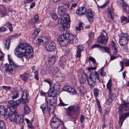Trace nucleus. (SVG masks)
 Masks as SVG:
<instances>
[{
	"label": "nucleus",
	"mask_w": 129,
	"mask_h": 129,
	"mask_svg": "<svg viewBox=\"0 0 129 129\" xmlns=\"http://www.w3.org/2000/svg\"><path fill=\"white\" fill-rule=\"evenodd\" d=\"M87 11L86 9L85 8H80L76 11V14L79 16H80L84 15Z\"/></svg>",
	"instance_id": "obj_17"
},
{
	"label": "nucleus",
	"mask_w": 129,
	"mask_h": 129,
	"mask_svg": "<svg viewBox=\"0 0 129 129\" xmlns=\"http://www.w3.org/2000/svg\"><path fill=\"white\" fill-rule=\"evenodd\" d=\"M17 109L16 107L15 106L7 107V113H6V114L8 116V118H9V114H16L18 113L16 111Z\"/></svg>",
	"instance_id": "obj_14"
},
{
	"label": "nucleus",
	"mask_w": 129,
	"mask_h": 129,
	"mask_svg": "<svg viewBox=\"0 0 129 129\" xmlns=\"http://www.w3.org/2000/svg\"><path fill=\"white\" fill-rule=\"evenodd\" d=\"M108 17L112 20L113 19V18L112 15V11L110 10L107 13Z\"/></svg>",
	"instance_id": "obj_37"
},
{
	"label": "nucleus",
	"mask_w": 129,
	"mask_h": 129,
	"mask_svg": "<svg viewBox=\"0 0 129 129\" xmlns=\"http://www.w3.org/2000/svg\"><path fill=\"white\" fill-rule=\"evenodd\" d=\"M78 39L75 36L69 33H63L59 37L58 41L62 46H66L69 42L75 43L78 42Z\"/></svg>",
	"instance_id": "obj_2"
},
{
	"label": "nucleus",
	"mask_w": 129,
	"mask_h": 129,
	"mask_svg": "<svg viewBox=\"0 0 129 129\" xmlns=\"http://www.w3.org/2000/svg\"><path fill=\"white\" fill-rule=\"evenodd\" d=\"M96 78L99 79V77L98 73L95 71L93 74H91L87 78V81L88 85L91 87H94L96 83Z\"/></svg>",
	"instance_id": "obj_8"
},
{
	"label": "nucleus",
	"mask_w": 129,
	"mask_h": 129,
	"mask_svg": "<svg viewBox=\"0 0 129 129\" xmlns=\"http://www.w3.org/2000/svg\"><path fill=\"white\" fill-rule=\"evenodd\" d=\"M111 92L109 91V95L108 99V105L111 104L113 101L115 99L116 95L113 92H112V91H111Z\"/></svg>",
	"instance_id": "obj_16"
},
{
	"label": "nucleus",
	"mask_w": 129,
	"mask_h": 129,
	"mask_svg": "<svg viewBox=\"0 0 129 129\" xmlns=\"http://www.w3.org/2000/svg\"><path fill=\"white\" fill-rule=\"evenodd\" d=\"M9 120L11 121L15 122L17 124L23 123V119L22 116L19 115L18 113L16 114H9Z\"/></svg>",
	"instance_id": "obj_9"
},
{
	"label": "nucleus",
	"mask_w": 129,
	"mask_h": 129,
	"mask_svg": "<svg viewBox=\"0 0 129 129\" xmlns=\"http://www.w3.org/2000/svg\"><path fill=\"white\" fill-rule=\"evenodd\" d=\"M59 101L60 103L59 104L61 106H64L68 105V104H65L63 103V102L62 101L61 99H59Z\"/></svg>",
	"instance_id": "obj_53"
},
{
	"label": "nucleus",
	"mask_w": 129,
	"mask_h": 129,
	"mask_svg": "<svg viewBox=\"0 0 129 129\" xmlns=\"http://www.w3.org/2000/svg\"><path fill=\"white\" fill-rule=\"evenodd\" d=\"M61 121L60 120H58L57 121L54 122H51V127L54 129H57L60 125Z\"/></svg>",
	"instance_id": "obj_19"
},
{
	"label": "nucleus",
	"mask_w": 129,
	"mask_h": 129,
	"mask_svg": "<svg viewBox=\"0 0 129 129\" xmlns=\"http://www.w3.org/2000/svg\"><path fill=\"white\" fill-rule=\"evenodd\" d=\"M23 107V111L24 113L25 114H27L31 112L30 108L25 103H24Z\"/></svg>",
	"instance_id": "obj_25"
},
{
	"label": "nucleus",
	"mask_w": 129,
	"mask_h": 129,
	"mask_svg": "<svg viewBox=\"0 0 129 129\" xmlns=\"http://www.w3.org/2000/svg\"><path fill=\"white\" fill-rule=\"evenodd\" d=\"M87 78V75L86 74L83 72L82 74V76L80 80V83L81 84H84L86 81V79Z\"/></svg>",
	"instance_id": "obj_22"
},
{
	"label": "nucleus",
	"mask_w": 129,
	"mask_h": 129,
	"mask_svg": "<svg viewBox=\"0 0 129 129\" xmlns=\"http://www.w3.org/2000/svg\"><path fill=\"white\" fill-rule=\"evenodd\" d=\"M80 111L79 106H75L74 105H71L69 107L67 110V114L68 116H71L73 117H74L75 119H77L78 115L79 114Z\"/></svg>",
	"instance_id": "obj_5"
},
{
	"label": "nucleus",
	"mask_w": 129,
	"mask_h": 129,
	"mask_svg": "<svg viewBox=\"0 0 129 129\" xmlns=\"http://www.w3.org/2000/svg\"><path fill=\"white\" fill-rule=\"evenodd\" d=\"M111 81V80L110 79L108 81L107 84V88L108 89L109 91H110V92H111V91H112L111 88L112 85Z\"/></svg>",
	"instance_id": "obj_30"
},
{
	"label": "nucleus",
	"mask_w": 129,
	"mask_h": 129,
	"mask_svg": "<svg viewBox=\"0 0 129 129\" xmlns=\"http://www.w3.org/2000/svg\"><path fill=\"white\" fill-rule=\"evenodd\" d=\"M129 103H126L123 101L121 105L119 107V112L120 113L123 110L128 111L129 110ZM129 117V111L122 114L119 117L118 122L119 125L121 126L122 125L124 120L126 118Z\"/></svg>",
	"instance_id": "obj_3"
},
{
	"label": "nucleus",
	"mask_w": 129,
	"mask_h": 129,
	"mask_svg": "<svg viewBox=\"0 0 129 129\" xmlns=\"http://www.w3.org/2000/svg\"><path fill=\"white\" fill-rule=\"evenodd\" d=\"M38 72L37 70H36L35 72L34 77L37 80H39V78L38 76Z\"/></svg>",
	"instance_id": "obj_49"
},
{
	"label": "nucleus",
	"mask_w": 129,
	"mask_h": 129,
	"mask_svg": "<svg viewBox=\"0 0 129 129\" xmlns=\"http://www.w3.org/2000/svg\"><path fill=\"white\" fill-rule=\"evenodd\" d=\"M20 34H15L14 35L12 36L11 37V39H12L16 38H17L20 36Z\"/></svg>",
	"instance_id": "obj_57"
},
{
	"label": "nucleus",
	"mask_w": 129,
	"mask_h": 129,
	"mask_svg": "<svg viewBox=\"0 0 129 129\" xmlns=\"http://www.w3.org/2000/svg\"><path fill=\"white\" fill-rule=\"evenodd\" d=\"M0 129H5V123L3 121L0 120Z\"/></svg>",
	"instance_id": "obj_39"
},
{
	"label": "nucleus",
	"mask_w": 129,
	"mask_h": 129,
	"mask_svg": "<svg viewBox=\"0 0 129 129\" xmlns=\"http://www.w3.org/2000/svg\"><path fill=\"white\" fill-rule=\"evenodd\" d=\"M78 25V26L76 27V29L77 30H80L81 28L82 29L83 28L82 23H80Z\"/></svg>",
	"instance_id": "obj_54"
},
{
	"label": "nucleus",
	"mask_w": 129,
	"mask_h": 129,
	"mask_svg": "<svg viewBox=\"0 0 129 129\" xmlns=\"http://www.w3.org/2000/svg\"><path fill=\"white\" fill-rule=\"evenodd\" d=\"M100 47V44H95L92 46V48H94L95 47Z\"/></svg>",
	"instance_id": "obj_62"
},
{
	"label": "nucleus",
	"mask_w": 129,
	"mask_h": 129,
	"mask_svg": "<svg viewBox=\"0 0 129 129\" xmlns=\"http://www.w3.org/2000/svg\"><path fill=\"white\" fill-rule=\"evenodd\" d=\"M22 95L21 98V102L22 103H25L28 102V100L27 99L28 96V92L27 90H25L22 92Z\"/></svg>",
	"instance_id": "obj_13"
},
{
	"label": "nucleus",
	"mask_w": 129,
	"mask_h": 129,
	"mask_svg": "<svg viewBox=\"0 0 129 129\" xmlns=\"http://www.w3.org/2000/svg\"><path fill=\"white\" fill-rule=\"evenodd\" d=\"M109 1H107L103 5H100V6H98L100 8H104L106 7L107 4L109 3Z\"/></svg>",
	"instance_id": "obj_43"
},
{
	"label": "nucleus",
	"mask_w": 129,
	"mask_h": 129,
	"mask_svg": "<svg viewBox=\"0 0 129 129\" xmlns=\"http://www.w3.org/2000/svg\"><path fill=\"white\" fill-rule=\"evenodd\" d=\"M100 74L102 77H104L106 75V73L104 71V69L103 67L100 70Z\"/></svg>",
	"instance_id": "obj_41"
},
{
	"label": "nucleus",
	"mask_w": 129,
	"mask_h": 129,
	"mask_svg": "<svg viewBox=\"0 0 129 129\" xmlns=\"http://www.w3.org/2000/svg\"><path fill=\"white\" fill-rule=\"evenodd\" d=\"M8 57L10 64L6 63L5 64L6 69L5 71L7 72H9L11 73H13L15 72L14 70V68H17L19 66L15 63L11 58L10 57L9 55H8Z\"/></svg>",
	"instance_id": "obj_7"
},
{
	"label": "nucleus",
	"mask_w": 129,
	"mask_h": 129,
	"mask_svg": "<svg viewBox=\"0 0 129 129\" xmlns=\"http://www.w3.org/2000/svg\"><path fill=\"white\" fill-rule=\"evenodd\" d=\"M88 59L93 62L94 66H96L98 64L96 62L95 59L93 57L89 56Z\"/></svg>",
	"instance_id": "obj_33"
},
{
	"label": "nucleus",
	"mask_w": 129,
	"mask_h": 129,
	"mask_svg": "<svg viewBox=\"0 0 129 129\" xmlns=\"http://www.w3.org/2000/svg\"><path fill=\"white\" fill-rule=\"evenodd\" d=\"M118 53L117 52L116 54H114V53L113 52V55L111 57L110 60H112L119 57L120 56L118 54Z\"/></svg>",
	"instance_id": "obj_36"
},
{
	"label": "nucleus",
	"mask_w": 129,
	"mask_h": 129,
	"mask_svg": "<svg viewBox=\"0 0 129 129\" xmlns=\"http://www.w3.org/2000/svg\"><path fill=\"white\" fill-rule=\"evenodd\" d=\"M52 17L53 19H56L57 18V15L55 13H54L52 14Z\"/></svg>",
	"instance_id": "obj_58"
},
{
	"label": "nucleus",
	"mask_w": 129,
	"mask_h": 129,
	"mask_svg": "<svg viewBox=\"0 0 129 129\" xmlns=\"http://www.w3.org/2000/svg\"><path fill=\"white\" fill-rule=\"evenodd\" d=\"M7 108H5V106L3 105L0 106V109L1 110L5 111V113L6 114V113H7Z\"/></svg>",
	"instance_id": "obj_48"
},
{
	"label": "nucleus",
	"mask_w": 129,
	"mask_h": 129,
	"mask_svg": "<svg viewBox=\"0 0 129 129\" xmlns=\"http://www.w3.org/2000/svg\"><path fill=\"white\" fill-rule=\"evenodd\" d=\"M111 46L113 50V52L114 53V54H116L118 52L117 49V47L114 41H112Z\"/></svg>",
	"instance_id": "obj_26"
},
{
	"label": "nucleus",
	"mask_w": 129,
	"mask_h": 129,
	"mask_svg": "<svg viewBox=\"0 0 129 129\" xmlns=\"http://www.w3.org/2000/svg\"><path fill=\"white\" fill-rule=\"evenodd\" d=\"M71 87L69 86H63V89L64 91L69 92V91L71 89Z\"/></svg>",
	"instance_id": "obj_44"
},
{
	"label": "nucleus",
	"mask_w": 129,
	"mask_h": 129,
	"mask_svg": "<svg viewBox=\"0 0 129 129\" xmlns=\"http://www.w3.org/2000/svg\"><path fill=\"white\" fill-rule=\"evenodd\" d=\"M21 102V100H17L15 101V107L17 106H18L20 104Z\"/></svg>",
	"instance_id": "obj_51"
},
{
	"label": "nucleus",
	"mask_w": 129,
	"mask_h": 129,
	"mask_svg": "<svg viewBox=\"0 0 129 129\" xmlns=\"http://www.w3.org/2000/svg\"><path fill=\"white\" fill-rule=\"evenodd\" d=\"M20 78L24 81H26L29 77V75L26 73H25L20 76Z\"/></svg>",
	"instance_id": "obj_27"
},
{
	"label": "nucleus",
	"mask_w": 129,
	"mask_h": 129,
	"mask_svg": "<svg viewBox=\"0 0 129 129\" xmlns=\"http://www.w3.org/2000/svg\"><path fill=\"white\" fill-rule=\"evenodd\" d=\"M15 101L10 100L8 102V107L15 106Z\"/></svg>",
	"instance_id": "obj_40"
},
{
	"label": "nucleus",
	"mask_w": 129,
	"mask_h": 129,
	"mask_svg": "<svg viewBox=\"0 0 129 129\" xmlns=\"http://www.w3.org/2000/svg\"><path fill=\"white\" fill-rule=\"evenodd\" d=\"M84 47L82 45H79L77 46L76 50L82 52L83 51Z\"/></svg>",
	"instance_id": "obj_34"
},
{
	"label": "nucleus",
	"mask_w": 129,
	"mask_h": 129,
	"mask_svg": "<svg viewBox=\"0 0 129 129\" xmlns=\"http://www.w3.org/2000/svg\"><path fill=\"white\" fill-rule=\"evenodd\" d=\"M117 4L120 5H121L123 7L125 6L126 7H128L127 4L125 3L123 0H117Z\"/></svg>",
	"instance_id": "obj_29"
},
{
	"label": "nucleus",
	"mask_w": 129,
	"mask_h": 129,
	"mask_svg": "<svg viewBox=\"0 0 129 129\" xmlns=\"http://www.w3.org/2000/svg\"><path fill=\"white\" fill-rule=\"evenodd\" d=\"M123 7V12L124 13L126 14H128L129 13V11L127 10V8H128V7H126L124 6Z\"/></svg>",
	"instance_id": "obj_46"
},
{
	"label": "nucleus",
	"mask_w": 129,
	"mask_h": 129,
	"mask_svg": "<svg viewBox=\"0 0 129 129\" xmlns=\"http://www.w3.org/2000/svg\"><path fill=\"white\" fill-rule=\"evenodd\" d=\"M82 52L76 50V54L75 57L76 58H80L81 56Z\"/></svg>",
	"instance_id": "obj_38"
},
{
	"label": "nucleus",
	"mask_w": 129,
	"mask_h": 129,
	"mask_svg": "<svg viewBox=\"0 0 129 129\" xmlns=\"http://www.w3.org/2000/svg\"><path fill=\"white\" fill-rule=\"evenodd\" d=\"M40 31V29L38 28H36L35 29L34 33L32 34V36L34 38L37 37Z\"/></svg>",
	"instance_id": "obj_28"
},
{
	"label": "nucleus",
	"mask_w": 129,
	"mask_h": 129,
	"mask_svg": "<svg viewBox=\"0 0 129 129\" xmlns=\"http://www.w3.org/2000/svg\"><path fill=\"white\" fill-rule=\"evenodd\" d=\"M6 14V9L4 8L2 10H0V16L1 17H4L5 16Z\"/></svg>",
	"instance_id": "obj_31"
},
{
	"label": "nucleus",
	"mask_w": 129,
	"mask_h": 129,
	"mask_svg": "<svg viewBox=\"0 0 129 129\" xmlns=\"http://www.w3.org/2000/svg\"><path fill=\"white\" fill-rule=\"evenodd\" d=\"M33 1V0H24V2L25 4H27L28 3H30Z\"/></svg>",
	"instance_id": "obj_60"
},
{
	"label": "nucleus",
	"mask_w": 129,
	"mask_h": 129,
	"mask_svg": "<svg viewBox=\"0 0 129 129\" xmlns=\"http://www.w3.org/2000/svg\"><path fill=\"white\" fill-rule=\"evenodd\" d=\"M125 65L127 66H129V60L127 59L125 60Z\"/></svg>",
	"instance_id": "obj_64"
},
{
	"label": "nucleus",
	"mask_w": 129,
	"mask_h": 129,
	"mask_svg": "<svg viewBox=\"0 0 129 129\" xmlns=\"http://www.w3.org/2000/svg\"><path fill=\"white\" fill-rule=\"evenodd\" d=\"M69 19L65 18V17L61 16L58 20V23L61 25L59 26V29L62 31L67 30L70 27V22Z\"/></svg>",
	"instance_id": "obj_6"
},
{
	"label": "nucleus",
	"mask_w": 129,
	"mask_h": 129,
	"mask_svg": "<svg viewBox=\"0 0 129 129\" xmlns=\"http://www.w3.org/2000/svg\"><path fill=\"white\" fill-rule=\"evenodd\" d=\"M14 53L18 57L27 56L29 58H30L32 57L34 52L32 47L29 44L23 43L16 47L14 50Z\"/></svg>",
	"instance_id": "obj_1"
},
{
	"label": "nucleus",
	"mask_w": 129,
	"mask_h": 129,
	"mask_svg": "<svg viewBox=\"0 0 129 129\" xmlns=\"http://www.w3.org/2000/svg\"><path fill=\"white\" fill-rule=\"evenodd\" d=\"M7 30V28L6 27H0V32H4L6 31Z\"/></svg>",
	"instance_id": "obj_59"
},
{
	"label": "nucleus",
	"mask_w": 129,
	"mask_h": 129,
	"mask_svg": "<svg viewBox=\"0 0 129 129\" xmlns=\"http://www.w3.org/2000/svg\"><path fill=\"white\" fill-rule=\"evenodd\" d=\"M127 17L124 16H122L121 18V22H122L124 21H126V22L127 23Z\"/></svg>",
	"instance_id": "obj_50"
},
{
	"label": "nucleus",
	"mask_w": 129,
	"mask_h": 129,
	"mask_svg": "<svg viewBox=\"0 0 129 129\" xmlns=\"http://www.w3.org/2000/svg\"><path fill=\"white\" fill-rule=\"evenodd\" d=\"M51 89H52V88L50 87L48 91V95L50 97H54L57 94V91L55 90H51Z\"/></svg>",
	"instance_id": "obj_21"
},
{
	"label": "nucleus",
	"mask_w": 129,
	"mask_h": 129,
	"mask_svg": "<svg viewBox=\"0 0 129 129\" xmlns=\"http://www.w3.org/2000/svg\"><path fill=\"white\" fill-rule=\"evenodd\" d=\"M94 95L95 96H97L99 94V91L98 89L94 88L93 92Z\"/></svg>",
	"instance_id": "obj_45"
},
{
	"label": "nucleus",
	"mask_w": 129,
	"mask_h": 129,
	"mask_svg": "<svg viewBox=\"0 0 129 129\" xmlns=\"http://www.w3.org/2000/svg\"><path fill=\"white\" fill-rule=\"evenodd\" d=\"M85 116L83 115H81L80 117V122L82 123L85 120Z\"/></svg>",
	"instance_id": "obj_56"
},
{
	"label": "nucleus",
	"mask_w": 129,
	"mask_h": 129,
	"mask_svg": "<svg viewBox=\"0 0 129 129\" xmlns=\"http://www.w3.org/2000/svg\"><path fill=\"white\" fill-rule=\"evenodd\" d=\"M2 87L3 89L8 90H10L11 88V87L10 86H3Z\"/></svg>",
	"instance_id": "obj_55"
},
{
	"label": "nucleus",
	"mask_w": 129,
	"mask_h": 129,
	"mask_svg": "<svg viewBox=\"0 0 129 129\" xmlns=\"http://www.w3.org/2000/svg\"><path fill=\"white\" fill-rule=\"evenodd\" d=\"M69 92L71 94L73 95L76 93V91L75 89L71 87V88L69 91Z\"/></svg>",
	"instance_id": "obj_42"
},
{
	"label": "nucleus",
	"mask_w": 129,
	"mask_h": 129,
	"mask_svg": "<svg viewBox=\"0 0 129 129\" xmlns=\"http://www.w3.org/2000/svg\"><path fill=\"white\" fill-rule=\"evenodd\" d=\"M58 120H60L58 119L55 116H54L53 117L51 120V122H54L56 121H57Z\"/></svg>",
	"instance_id": "obj_52"
},
{
	"label": "nucleus",
	"mask_w": 129,
	"mask_h": 129,
	"mask_svg": "<svg viewBox=\"0 0 129 129\" xmlns=\"http://www.w3.org/2000/svg\"><path fill=\"white\" fill-rule=\"evenodd\" d=\"M129 40V36L126 34H122L120 38L119 43L121 45L124 46L127 43Z\"/></svg>",
	"instance_id": "obj_11"
},
{
	"label": "nucleus",
	"mask_w": 129,
	"mask_h": 129,
	"mask_svg": "<svg viewBox=\"0 0 129 129\" xmlns=\"http://www.w3.org/2000/svg\"><path fill=\"white\" fill-rule=\"evenodd\" d=\"M38 42H36L37 44H40L41 43L43 42V40H42L41 39L38 38Z\"/></svg>",
	"instance_id": "obj_61"
},
{
	"label": "nucleus",
	"mask_w": 129,
	"mask_h": 129,
	"mask_svg": "<svg viewBox=\"0 0 129 129\" xmlns=\"http://www.w3.org/2000/svg\"><path fill=\"white\" fill-rule=\"evenodd\" d=\"M55 58L54 56H52L51 58H50L48 61V63L51 65L53 64L55 61Z\"/></svg>",
	"instance_id": "obj_32"
},
{
	"label": "nucleus",
	"mask_w": 129,
	"mask_h": 129,
	"mask_svg": "<svg viewBox=\"0 0 129 129\" xmlns=\"http://www.w3.org/2000/svg\"><path fill=\"white\" fill-rule=\"evenodd\" d=\"M58 63L62 68H65L66 66V58L64 57H61L58 61Z\"/></svg>",
	"instance_id": "obj_18"
},
{
	"label": "nucleus",
	"mask_w": 129,
	"mask_h": 129,
	"mask_svg": "<svg viewBox=\"0 0 129 129\" xmlns=\"http://www.w3.org/2000/svg\"><path fill=\"white\" fill-rule=\"evenodd\" d=\"M44 81L49 84L50 88L51 87V86L52 84V82L51 80L50 79L48 78H46L44 80Z\"/></svg>",
	"instance_id": "obj_35"
},
{
	"label": "nucleus",
	"mask_w": 129,
	"mask_h": 129,
	"mask_svg": "<svg viewBox=\"0 0 129 129\" xmlns=\"http://www.w3.org/2000/svg\"><path fill=\"white\" fill-rule=\"evenodd\" d=\"M86 16L90 22H92L93 20V15L90 11L87 10L86 11Z\"/></svg>",
	"instance_id": "obj_20"
},
{
	"label": "nucleus",
	"mask_w": 129,
	"mask_h": 129,
	"mask_svg": "<svg viewBox=\"0 0 129 129\" xmlns=\"http://www.w3.org/2000/svg\"><path fill=\"white\" fill-rule=\"evenodd\" d=\"M66 9L63 6H59L58 8V14L61 16L65 17V18L69 19V16L67 15H64Z\"/></svg>",
	"instance_id": "obj_12"
},
{
	"label": "nucleus",
	"mask_w": 129,
	"mask_h": 129,
	"mask_svg": "<svg viewBox=\"0 0 129 129\" xmlns=\"http://www.w3.org/2000/svg\"><path fill=\"white\" fill-rule=\"evenodd\" d=\"M18 96V94L17 92H14L13 93V95L12 98L13 99H15L17 98Z\"/></svg>",
	"instance_id": "obj_47"
},
{
	"label": "nucleus",
	"mask_w": 129,
	"mask_h": 129,
	"mask_svg": "<svg viewBox=\"0 0 129 129\" xmlns=\"http://www.w3.org/2000/svg\"><path fill=\"white\" fill-rule=\"evenodd\" d=\"M4 45L5 48L8 50L9 49L10 45V40L9 39L5 40L3 41Z\"/></svg>",
	"instance_id": "obj_24"
},
{
	"label": "nucleus",
	"mask_w": 129,
	"mask_h": 129,
	"mask_svg": "<svg viewBox=\"0 0 129 129\" xmlns=\"http://www.w3.org/2000/svg\"><path fill=\"white\" fill-rule=\"evenodd\" d=\"M39 20V16L37 14H36L34 16L33 18L31 19L29 21L30 23H36L38 22Z\"/></svg>",
	"instance_id": "obj_23"
},
{
	"label": "nucleus",
	"mask_w": 129,
	"mask_h": 129,
	"mask_svg": "<svg viewBox=\"0 0 129 129\" xmlns=\"http://www.w3.org/2000/svg\"><path fill=\"white\" fill-rule=\"evenodd\" d=\"M49 99L47 100L46 102L47 105V109L46 108V106L45 104H43L40 106V108L42 109L43 113L44 114H46L48 112L49 113H52L54 110V107L53 105V100Z\"/></svg>",
	"instance_id": "obj_4"
},
{
	"label": "nucleus",
	"mask_w": 129,
	"mask_h": 129,
	"mask_svg": "<svg viewBox=\"0 0 129 129\" xmlns=\"http://www.w3.org/2000/svg\"><path fill=\"white\" fill-rule=\"evenodd\" d=\"M46 48L49 51H54L56 48V44L52 41H48L46 44Z\"/></svg>",
	"instance_id": "obj_10"
},
{
	"label": "nucleus",
	"mask_w": 129,
	"mask_h": 129,
	"mask_svg": "<svg viewBox=\"0 0 129 129\" xmlns=\"http://www.w3.org/2000/svg\"><path fill=\"white\" fill-rule=\"evenodd\" d=\"M120 63H121V69L120 70L121 71H122L124 69V67L123 66V62L121 61L120 62Z\"/></svg>",
	"instance_id": "obj_63"
},
{
	"label": "nucleus",
	"mask_w": 129,
	"mask_h": 129,
	"mask_svg": "<svg viewBox=\"0 0 129 129\" xmlns=\"http://www.w3.org/2000/svg\"><path fill=\"white\" fill-rule=\"evenodd\" d=\"M97 41L98 43L106 44L107 43L108 40L106 39L104 35H101L98 37Z\"/></svg>",
	"instance_id": "obj_15"
}]
</instances>
